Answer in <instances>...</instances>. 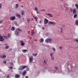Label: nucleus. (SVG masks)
Wrapping results in <instances>:
<instances>
[{
  "instance_id": "58",
  "label": "nucleus",
  "mask_w": 78,
  "mask_h": 78,
  "mask_svg": "<svg viewBox=\"0 0 78 78\" xmlns=\"http://www.w3.org/2000/svg\"><path fill=\"white\" fill-rule=\"evenodd\" d=\"M21 7H22V8H23V5H21Z\"/></svg>"
},
{
  "instance_id": "43",
  "label": "nucleus",
  "mask_w": 78,
  "mask_h": 78,
  "mask_svg": "<svg viewBox=\"0 0 78 78\" xmlns=\"http://www.w3.org/2000/svg\"><path fill=\"white\" fill-rule=\"evenodd\" d=\"M2 3H0V9L2 8Z\"/></svg>"
},
{
  "instance_id": "14",
  "label": "nucleus",
  "mask_w": 78,
  "mask_h": 78,
  "mask_svg": "<svg viewBox=\"0 0 78 78\" xmlns=\"http://www.w3.org/2000/svg\"><path fill=\"white\" fill-rule=\"evenodd\" d=\"M29 61H30V62H32V61H33V58L31 57H30L29 58Z\"/></svg>"
},
{
  "instance_id": "61",
  "label": "nucleus",
  "mask_w": 78,
  "mask_h": 78,
  "mask_svg": "<svg viewBox=\"0 0 78 78\" xmlns=\"http://www.w3.org/2000/svg\"><path fill=\"white\" fill-rule=\"evenodd\" d=\"M36 20V21H37V20Z\"/></svg>"
},
{
  "instance_id": "20",
  "label": "nucleus",
  "mask_w": 78,
  "mask_h": 78,
  "mask_svg": "<svg viewBox=\"0 0 78 78\" xmlns=\"http://www.w3.org/2000/svg\"><path fill=\"white\" fill-rule=\"evenodd\" d=\"M77 17V14H75L74 15V18H76Z\"/></svg>"
},
{
  "instance_id": "32",
  "label": "nucleus",
  "mask_w": 78,
  "mask_h": 78,
  "mask_svg": "<svg viewBox=\"0 0 78 78\" xmlns=\"http://www.w3.org/2000/svg\"><path fill=\"white\" fill-rule=\"evenodd\" d=\"M70 12H73V10H72V9H70Z\"/></svg>"
},
{
  "instance_id": "29",
  "label": "nucleus",
  "mask_w": 78,
  "mask_h": 78,
  "mask_svg": "<svg viewBox=\"0 0 78 78\" xmlns=\"http://www.w3.org/2000/svg\"><path fill=\"white\" fill-rule=\"evenodd\" d=\"M35 10L36 11H36H37V10H38V9H37L36 7L35 8Z\"/></svg>"
},
{
  "instance_id": "59",
  "label": "nucleus",
  "mask_w": 78,
  "mask_h": 78,
  "mask_svg": "<svg viewBox=\"0 0 78 78\" xmlns=\"http://www.w3.org/2000/svg\"><path fill=\"white\" fill-rule=\"evenodd\" d=\"M41 11H42V10H40L39 11V12H41Z\"/></svg>"
},
{
  "instance_id": "19",
  "label": "nucleus",
  "mask_w": 78,
  "mask_h": 78,
  "mask_svg": "<svg viewBox=\"0 0 78 78\" xmlns=\"http://www.w3.org/2000/svg\"><path fill=\"white\" fill-rule=\"evenodd\" d=\"M37 55V53H36L35 54L34 53H33V55L34 56H36Z\"/></svg>"
},
{
  "instance_id": "25",
  "label": "nucleus",
  "mask_w": 78,
  "mask_h": 78,
  "mask_svg": "<svg viewBox=\"0 0 78 78\" xmlns=\"http://www.w3.org/2000/svg\"><path fill=\"white\" fill-rule=\"evenodd\" d=\"M36 12H37V14H41V13H40L39 12L37 11H36Z\"/></svg>"
},
{
  "instance_id": "2",
  "label": "nucleus",
  "mask_w": 78,
  "mask_h": 78,
  "mask_svg": "<svg viewBox=\"0 0 78 78\" xmlns=\"http://www.w3.org/2000/svg\"><path fill=\"white\" fill-rule=\"evenodd\" d=\"M53 40L51 38H47L45 40V42L46 43H48V42L51 43L52 42Z\"/></svg>"
},
{
  "instance_id": "44",
  "label": "nucleus",
  "mask_w": 78,
  "mask_h": 78,
  "mask_svg": "<svg viewBox=\"0 0 78 78\" xmlns=\"http://www.w3.org/2000/svg\"><path fill=\"white\" fill-rule=\"evenodd\" d=\"M2 22H3V21L2 20H1L0 21V23H2Z\"/></svg>"
},
{
  "instance_id": "12",
  "label": "nucleus",
  "mask_w": 78,
  "mask_h": 78,
  "mask_svg": "<svg viewBox=\"0 0 78 78\" xmlns=\"http://www.w3.org/2000/svg\"><path fill=\"white\" fill-rule=\"evenodd\" d=\"M46 15H47V16H49V17H53V15H52L51 14H46Z\"/></svg>"
},
{
  "instance_id": "18",
  "label": "nucleus",
  "mask_w": 78,
  "mask_h": 78,
  "mask_svg": "<svg viewBox=\"0 0 78 78\" xmlns=\"http://www.w3.org/2000/svg\"><path fill=\"white\" fill-rule=\"evenodd\" d=\"M11 30L12 31H14V30H15V28H14V27H12L11 28Z\"/></svg>"
},
{
  "instance_id": "64",
  "label": "nucleus",
  "mask_w": 78,
  "mask_h": 78,
  "mask_svg": "<svg viewBox=\"0 0 78 78\" xmlns=\"http://www.w3.org/2000/svg\"><path fill=\"white\" fill-rule=\"evenodd\" d=\"M26 78H27V77H26Z\"/></svg>"
},
{
  "instance_id": "36",
  "label": "nucleus",
  "mask_w": 78,
  "mask_h": 78,
  "mask_svg": "<svg viewBox=\"0 0 78 78\" xmlns=\"http://www.w3.org/2000/svg\"><path fill=\"white\" fill-rule=\"evenodd\" d=\"M52 50H53L55 51V48H53V47L52 48Z\"/></svg>"
},
{
  "instance_id": "55",
  "label": "nucleus",
  "mask_w": 78,
  "mask_h": 78,
  "mask_svg": "<svg viewBox=\"0 0 78 78\" xmlns=\"http://www.w3.org/2000/svg\"><path fill=\"white\" fill-rule=\"evenodd\" d=\"M39 23H41V21H39Z\"/></svg>"
},
{
  "instance_id": "49",
  "label": "nucleus",
  "mask_w": 78,
  "mask_h": 78,
  "mask_svg": "<svg viewBox=\"0 0 78 78\" xmlns=\"http://www.w3.org/2000/svg\"><path fill=\"white\" fill-rule=\"evenodd\" d=\"M44 62H45V64H47V62H46V61L45 60L44 61Z\"/></svg>"
},
{
  "instance_id": "8",
  "label": "nucleus",
  "mask_w": 78,
  "mask_h": 78,
  "mask_svg": "<svg viewBox=\"0 0 78 78\" xmlns=\"http://www.w3.org/2000/svg\"><path fill=\"white\" fill-rule=\"evenodd\" d=\"M20 43H21V45H22V46H24L25 45V43L23 42V41H20Z\"/></svg>"
},
{
  "instance_id": "30",
  "label": "nucleus",
  "mask_w": 78,
  "mask_h": 78,
  "mask_svg": "<svg viewBox=\"0 0 78 78\" xmlns=\"http://www.w3.org/2000/svg\"><path fill=\"white\" fill-rule=\"evenodd\" d=\"M31 35H33V34H34V31H32L31 32Z\"/></svg>"
},
{
  "instance_id": "47",
  "label": "nucleus",
  "mask_w": 78,
  "mask_h": 78,
  "mask_svg": "<svg viewBox=\"0 0 78 78\" xmlns=\"http://www.w3.org/2000/svg\"><path fill=\"white\" fill-rule=\"evenodd\" d=\"M41 11H45V9H42Z\"/></svg>"
},
{
  "instance_id": "39",
  "label": "nucleus",
  "mask_w": 78,
  "mask_h": 78,
  "mask_svg": "<svg viewBox=\"0 0 78 78\" xmlns=\"http://www.w3.org/2000/svg\"><path fill=\"white\" fill-rule=\"evenodd\" d=\"M75 41H76V42H78V39H76Z\"/></svg>"
},
{
  "instance_id": "11",
  "label": "nucleus",
  "mask_w": 78,
  "mask_h": 78,
  "mask_svg": "<svg viewBox=\"0 0 78 78\" xmlns=\"http://www.w3.org/2000/svg\"><path fill=\"white\" fill-rule=\"evenodd\" d=\"M15 77L16 78H19L20 76L19 74H16Z\"/></svg>"
},
{
  "instance_id": "10",
  "label": "nucleus",
  "mask_w": 78,
  "mask_h": 78,
  "mask_svg": "<svg viewBox=\"0 0 78 78\" xmlns=\"http://www.w3.org/2000/svg\"><path fill=\"white\" fill-rule=\"evenodd\" d=\"M16 17H18L19 19H20V18H21V16H20V15L18 14H16Z\"/></svg>"
},
{
  "instance_id": "3",
  "label": "nucleus",
  "mask_w": 78,
  "mask_h": 78,
  "mask_svg": "<svg viewBox=\"0 0 78 78\" xmlns=\"http://www.w3.org/2000/svg\"><path fill=\"white\" fill-rule=\"evenodd\" d=\"M26 67H27V66H23L22 65L21 67H20L19 68L20 70H23L25 69V68H26Z\"/></svg>"
},
{
  "instance_id": "54",
  "label": "nucleus",
  "mask_w": 78,
  "mask_h": 78,
  "mask_svg": "<svg viewBox=\"0 0 78 78\" xmlns=\"http://www.w3.org/2000/svg\"><path fill=\"white\" fill-rule=\"evenodd\" d=\"M4 45H6V46L8 45V44H5Z\"/></svg>"
},
{
  "instance_id": "27",
  "label": "nucleus",
  "mask_w": 78,
  "mask_h": 78,
  "mask_svg": "<svg viewBox=\"0 0 78 78\" xmlns=\"http://www.w3.org/2000/svg\"><path fill=\"white\" fill-rule=\"evenodd\" d=\"M15 24L16 25V26H19V24H17V22H15Z\"/></svg>"
},
{
  "instance_id": "42",
  "label": "nucleus",
  "mask_w": 78,
  "mask_h": 78,
  "mask_svg": "<svg viewBox=\"0 0 78 78\" xmlns=\"http://www.w3.org/2000/svg\"><path fill=\"white\" fill-rule=\"evenodd\" d=\"M3 63H4V64H6V61H4Z\"/></svg>"
},
{
  "instance_id": "51",
  "label": "nucleus",
  "mask_w": 78,
  "mask_h": 78,
  "mask_svg": "<svg viewBox=\"0 0 78 78\" xmlns=\"http://www.w3.org/2000/svg\"><path fill=\"white\" fill-rule=\"evenodd\" d=\"M42 29L43 30H45V28L44 27H42Z\"/></svg>"
},
{
  "instance_id": "17",
  "label": "nucleus",
  "mask_w": 78,
  "mask_h": 78,
  "mask_svg": "<svg viewBox=\"0 0 78 78\" xmlns=\"http://www.w3.org/2000/svg\"><path fill=\"white\" fill-rule=\"evenodd\" d=\"M6 55H3V56H1V58H2V59H4V58H6Z\"/></svg>"
},
{
  "instance_id": "9",
  "label": "nucleus",
  "mask_w": 78,
  "mask_h": 78,
  "mask_svg": "<svg viewBox=\"0 0 78 78\" xmlns=\"http://www.w3.org/2000/svg\"><path fill=\"white\" fill-rule=\"evenodd\" d=\"M27 73V71H24L23 73L22 76H25V74Z\"/></svg>"
},
{
  "instance_id": "62",
  "label": "nucleus",
  "mask_w": 78,
  "mask_h": 78,
  "mask_svg": "<svg viewBox=\"0 0 78 78\" xmlns=\"http://www.w3.org/2000/svg\"><path fill=\"white\" fill-rule=\"evenodd\" d=\"M61 1H63V0H60Z\"/></svg>"
},
{
  "instance_id": "24",
  "label": "nucleus",
  "mask_w": 78,
  "mask_h": 78,
  "mask_svg": "<svg viewBox=\"0 0 78 78\" xmlns=\"http://www.w3.org/2000/svg\"><path fill=\"white\" fill-rule=\"evenodd\" d=\"M10 36H11V34H8L7 35V37H10Z\"/></svg>"
},
{
  "instance_id": "56",
  "label": "nucleus",
  "mask_w": 78,
  "mask_h": 78,
  "mask_svg": "<svg viewBox=\"0 0 78 78\" xmlns=\"http://www.w3.org/2000/svg\"><path fill=\"white\" fill-rule=\"evenodd\" d=\"M55 72H56V71H55V72H54L53 73H55Z\"/></svg>"
},
{
  "instance_id": "57",
  "label": "nucleus",
  "mask_w": 78,
  "mask_h": 78,
  "mask_svg": "<svg viewBox=\"0 0 78 78\" xmlns=\"http://www.w3.org/2000/svg\"><path fill=\"white\" fill-rule=\"evenodd\" d=\"M60 32H61V33H62V30H61Z\"/></svg>"
},
{
  "instance_id": "4",
  "label": "nucleus",
  "mask_w": 78,
  "mask_h": 78,
  "mask_svg": "<svg viewBox=\"0 0 78 78\" xmlns=\"http://www.w3.org/2000/svg\"><path fill=\"white\" fill-rule=\"evenodd\" d=\"M48 25H55L56 23L55 22H52L51 21H49L48 23Z\"/></svg>"
},
{
  "instance_id": "31",
  "label": "nucleus",
  "mask_w": 78,
  "mask_h": 78,
  "mask_svg": "<svg viewBox=\"0 0 78 78\" xmlns=\"http://www.w3.org/2000/svg\"><path fill=\"white\" fill-rule=\"evenodd\" d=\"M24 14V12H21V14L22 16H23Z\"/></svg>"
},
{
  "instance_id": "46",
  "label": "nucleus",
  "mask_w": 78,
  "mask_h": 78,
  "mask_svg": "<svg viewBox=\"0 0 78 78\" xmlns=\"http://www.w3.org/2000/svg\"><path fill=\"white\" fill-rule=\"evenodd\" d=\"M4 37L5 39H7V38H8V37H6L5 36H4Z\"/></svg>"
},
{
  "instance_id": "6",
  "label": "nucleus",
  "mask_w": 78,
  "mask_h": 78,
  "mask_svg": "<svg viewBox=\"0 0 78 78\" xmlns=\"http://www.w3.org/2000/svg\"><path fill=\"white\" fill-rule=\"evenodd\" d=\"M4 40L5 39L3 38L0 35V41H1V42H3V41H4Z\"/></svg>"
},
{
  "instance_id": "38",
  "label": "nucleus",
  "mask_w": 78,
  "mask_h": 78,
  "mask_svg": "<svg viewBox=\"0 0 78 78\" xmlns=\"http://www.w3.org/2000/svg\"><path fill=\"white\" fill-rule=\"evenodd\" d=\"M6 78H9V75L8 74V75L6 76Z\"/></svg>"
},
{
  "instance_id": "48",
  "label": "nucleus",
  "mask_w": 78,
  "mask_h": 78,
  "mask_svg": "<svg viewBox=\"0 0 78 78\" xmlns=\"http://www.w3.org/2000/svg\"><path fill=\"white\" fill-rule=\"evenodd\" d=\"M10 64H11V65H13V63L12 62H11Z\"/></svg>"
},
{
  "instance_id": "5",
  "label": "nucleus",
  "mask_w": 78,
  "mask_h": 78,
  "mask_svg": "<svg viewBox=\"0 0 78 78\" xmlns=\"http://www.w3.org/2000/svg\"><path fill=\"white\" fill-rule=\"evenodd\" d=\"M16 19V16H11L10 17V20H14Z\"/></svg>"
},
{
  "instance_id": "26",
  "label": "nucleus",
  "mask_w": 78,
  "mask_h": 78,
  "mask_svg": "<svg viewBox=\"0 0 78 78\" xmlns=\"http://www.w3.org/2000/svg\"><path fill=\"white\" fill-rule=\"evenodd\" d=\"M45 36H48L49 35V34L48 33H46L45 34Z\"/></svg>"
},
{
  "instance_id": "52",
  "label": "nucleus",
  "mask_w": 78,
  "mask_h": 78,
  "mask_svg": "<svg viewBox=\"0 0 78 78\" xmlns=\"http://www.w3.org/2000/svg\"><path fill=\"white\" fill-rule=\"evenodd\" d=\"M60 30H62V27H60Z\"/></svg>"
},
{
  "instance_id": "28",
  "label": "nucleus",
  "mask_w": 78,
  "mask_h": 78,
  "mask_svg": "<svg viewBox=\"0 0 78 78\" xmlns=\"http://www.w3.org/2000/svg\"><path fill=\"white\" fill-rule=\"evenodd\" d=\"M9 48V46H6L5 48V49H8Z\"/></svg>"
},
{
  "instance_id": "35",
  "label": "nucleus",
  "mask_w": 78,
  "mask_h": 78,
  "mask_svg": "<svg viewBox=\"0 0 78 78\" xmlns=\"http://www.w3.org/2000/svg\"><path fill=\"white\" fill-rule=\"evenodd\" d=\"M53 55V53H51L50 54V56H51L52 57V55Z\"/></svg>"
},
{
  "instance_id": "63",
  "label": "nucleus",
  "mask_w": 78,
  "mask_h": 78,
  "mask_svg": "<svg viewBox=\"0 0 78 78\" xmlns=\"http://www.w3.org/2000/svg\"><path fill=\"white\" fill-rule=\"evenodd\" d=\"M1 57V56H0V58Z\"/></svg>"
},
{
  "instance_id": "40",
  "label": "nucleus",
  "mask_w": 78,
  "mask_h": 78,
  "mask_svg": "<svg viewBox=\"0 0 78 78\" xmlns=\"http://www.w3.org/2000/svg\"><path fill=\"white\" fill-rule=\"evenodd\" d=\"M9 69H13V68H12V66H10V67H9Z\"/></svg>"
},
{
  "instance_id": "7",
  "label": "nucleus",
  "mask_w": 78,
  "mask_h": 78,
  "mask_svg": "<svg viewBox=\"0 0 78 78\" xmlns=\"http://www.w3.org/2000/svg\"><path fill=\"white\" fill-rule=\"evenodd\" d=\"M44 21V24H47V23L48 22V20L47 19H45Z\"/></svg>"
},
{
  "instance_id": "34",
  "label": "nucleus",
  "mask_w": 78,
  "mask_h": 78,
  "mask_svg": "<svg viewBox=\"0 0 78 78\" xmlns=\"http://www.w3.org/2000/svg\"><path fill=\"white\" fill-rule=\"evenodd\" d=\"M26 70H27V71H28V70H29V68H27L26 69Z\"/></svg>"
},
{
  "instance_id": "53",
  "label": "nucleus",
  "mask_w": 78,
  "mask_h": 78,
  "mask_svg": "<svg viewBox=\"0 0 78 78\" xmlns=\"http://www.w3.org/2000/svg\"><path fill=\"white\" fill-rule=\"evenodd\" d=\"M72 5H73V7H74V4H73Z\"/></svg>"
},
{
  "instance_id": "41",
  "label": "nucleus",
  "mask_w": 78,
  "mask_h": 78,
  "mask_svg": "<svg viewBox=\"0 0 78 78\" xmlns=\"http://www.w3.org/2000/svg\"><path fill=\"white\" fill-rule=\"evenodd\" d=\"M51 57V60H54V58L53 57V56Z\"/></svg>"
},
{
  "instance_id": "50",
  "label": "nucleus",
  "mask_w": 78,
  "mask_h": 78,
  "mask_svg": "<svg viewBox=\"0 0 78 78\" xmlns=\"http://www.w3.org/2000/svg\"><path fill=\"white\" fill-rule=\"evenodd\" d=\"M59 48H60V49H62V47H59Z\"/></svg>"
},
{
  "instance_id": "16",
  "label": "nucleus",
  "mask_w": 78,
  "mask_h": 78,
  "mask_svg": "<svg viewBox=\"0 0 78 78\" xmlns=\"http://www.w3.org/2000/svg\"><path fill=\"white\" fill-rule=\"evenodd\" d=\"M76 25H78V20H76Z\"/></svg>"
},
{
  "instance_id": "23",
  "label": "nucleus",
  "mask_w": 78,
  "mask_h": 78,
  "mask_svg": "<svg viewBox=\"0 0 78 78\" xmlns=\"http://www.w3.org/2000/svg\"><path fill=\"white\" fill-rule=\"evenodd\" d=\"M22 51H23V53H25V52H26V51H27V50H25V49L23 50H22Z\"/></svg>"
},
{
  "instance_id": "21",
  "label": "nucleus",
  "mask_w": 78,
  "mask_h": 78,
  "mask_svg": "<svg viewBox=\"0 0 78 78\" xmlns=\"http://www.w3.org/2000/svg\"><path fill=\"white\" fill-rule=\"evenodd\" d=\"M33 17H34V19H35V20L38 19V18H37V17H36V16H33Z\"/></svg>"
},
{
  "instance_id": "45",
  "label": "nucleus",
  "mask_w": 78,
  "mask_h": 78,
  "mask_svg": "<svg viewBox=\"0 0 78 78\" xmlns=\"http://www.w3.org/2000/svg\"><path fill=\"white\" fill-rule=\"evenodd\" d=\"M55 69H56V70H57V69H58V67L56 66L55 67Z\"/></svg>"
},
{
  "instance_id": "22",
  "label": "nucleus",
  "mask_w": 78,
  "mask_h": 78,
  "mask_svg": "<svg viewBox=\"0 0 78 78\" xmlns=\"http://www.w3.org/2000/svg\"><path fill=\"white\" fill-rule=\"evenodd\" d=\"M16 5L15 6V8H16V9L18 8L17 7H19V5L17 4H16Z\"/></svg>"
},
{
  "instance_id": "33",
  "label": "nucleus",
  "mask_w": 78,
  "mask_h": 78,
  "mask_svg": "<svg viewBox=\"0 0 78 78\" xmlns=\"http://www.w3.org/2000/svg\"><path fill=\"white\" fill-rule=\"evenodd\" d=\"M27 21L28 23H29V22L30 21V19H27Z\"/></svg>"
},
{
  "instance_id": "15",
  "label": "nucleus",
  "mask_w": 78,
  "mask_h": 78,
  "mask_svg": "<svg viewBox=\"0 0 78 78\" xmlns=\"http://www.w3.org/2000/svg\"><path fill=\"white\" fill-rule=\"evenodd\" d=\"M76 9H73V14H76Z\"/></svg>"
},
{
  "instance_id": "37",
  "label": "nucleus",
  "mask_w": 78,
  "mask_h": 78,
  "mask_svg": "<svg viewBox=\"0 0 78 78\" xmlns=\"http://www.w3.org/2000/svg\"><path fill=\"white\" fill-rule=\"evenodd\" d=\"M75 6H76V7H77L78 6V4H75Z\"/></svg>"
},
{
  "instance_id": "60",
  "label": "nucleus",
  "mask_w": 78,
  "mask_h": 78,
  "mask_svg": "<svg viewBox=\"0 0 78 78\" xmlns=\"http://www.w3.org/2000/svg\"><path fill=\"white\" fill-rule=\"evenodd\" d=\"M44 69H47V67H44Z\"/></svg>"
},
{
  "instance_id": "1",
  "label": "nucleus",
  "mask_w": 78,
  "mask_h": 78,
  "mask_svg": "<svg viewBox=\"0 0 78 78\" xmlns=\"http://www.w3.org/2000/svg\"><path fill=\"white\" fill-rule=\"evenodd\" d=\"M20 32H22V30L18 28L16 30L15 33L16 35H19Z\"/></svg>"
},
{
  "instance_id": "13",
  "label": "nucleus",
  "mask_w": 78,
  "mask_h": 78,
  "mask_svg": "<svg viewBox=\"0 0 78 78\" xmlns=\"http://www.w3.org/2000/svg\"><path fill=\"white\" fill-rule=\"evenodd\" d=\"M40 42H41V43L43 42H44V39L42 38L40 39Z\"/></svg>"
}]
</instances>
